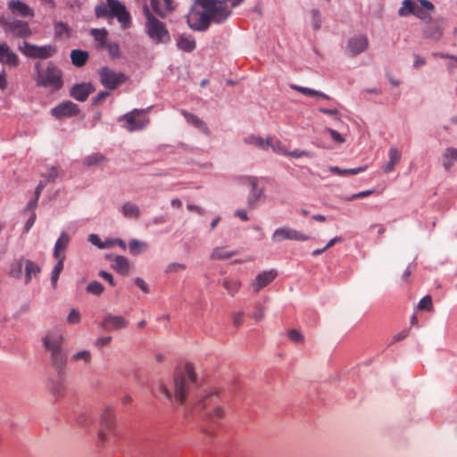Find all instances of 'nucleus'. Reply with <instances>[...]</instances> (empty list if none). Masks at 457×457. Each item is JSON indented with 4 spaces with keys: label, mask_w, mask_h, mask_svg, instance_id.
<instances>
[{
    "label": "nucleus",
    "mask_w": 457,
    "mask_h": 457,
    "mask_svg": "<svg viewBox=\"0 0 457 457\" xmlns=\"http://www.w3.org/2000/svg\"><path fill=\"white\" fill-rule=\"evenodd\" d=\"M195 382V374L192 364L187 363L182 370H179L174 374L173 393L164 384L160 385V392L169 400L173 396L183 404L187 399L191 386Z\"/></svg>",
    "instance_id": "f257e3e1"
},
{
    "label": "nucleus",
    "mask_w": 457,
    "mask_h": 457,
    "mask_svg": "<svg viewBox=\"0 0 457 457\" xmlns=\"http://www.w3.org/2000/svg\"><path fill=\"white\" fill-rule=\"evenodd\" d=\"M50 361L55 370H62L67 362V353L63 349L64 337L57 329L48 330L41 339Z\"/></svg>",
    "instance_id": "f03ea898"
},
{
    "label": "nucleus",
    "mask_w": 457,
    "mask_h": 457,
    "mask_svg": "<svg viewBox=\"0 0 457 457\" xmlns=\"http://www.w3.org/2000/svg\"><path fill=\"white\" fill-rule=\"evenodd\" d=\"M145 16V32L154 45H168L171 41L170 33L167 25L150 12L148 6L144 7Z\"/></svg>",
    "instance_id": "7ed1b4c3"
},
{
    "label": "nucleus",
    "mask_w": 457,
    "mask_h": 457,
    "mask_svg": "<svg viewBox=\"0 0 457 457\" xmlns=\"http://www.w3.org/2000/svg\"><path fill=\"white\" fill-rule=\"evenodd\" d=\"M95 12L97 18H117L123 29L131 26L129 12L127 11L126 6L118 0H106L105 3L96 6Z\"/></svg>",
    "instance_id": "20e7f679"
},
{
    "label": "nucleus",
    "mask_w": 457,
    "mask_h": 457,
    "mask_svg": "<svg viewBox=\"0 0 457 457\" xmlns=\"http://www.w3.org/2000/svg\"><path fill=\"white\" fill-rule=\"evenodd\" d=\"M116 428V415L113 408H104L100 417L99 430L97 435L98 444L104 445L112 437H115L117 436Z\"/></svg>",
    "instance_id": "39448f33"
},
{
    "label": "nucleus",
    "mask_w": 457,
    "mask_h": 457,
    "mask_svg": "<svg viewBox=\"0 0 457 457\" xmlns=\"http://www.w3.org/2000/svg\"><path fill=\"white\" fill-rule=\"evenodd\" d=\"M198 5L204 9L210 21L214 23H221L226 21L231 11L223 0H196Z\"/></svg>",
    "instance_id": "423d86ee"
},
{
    "label": "nucleus",
    "mask_w": 457,
    "mask_h": 457,
    "mask_svg": "<svg viewBox=\"0 0 457 457\" xmlns=\"http://www.w3.org/2000/svg\"><path fill=\"white\" fill-rule=\"evenodd\" d=\"M37 75L35 80L38 86L51 87L59 89L62 87V71L54 64L49 63L45 70L36 65Z\"/></svg>",
    "instance_id": "0eeeda50"
},
{
    "label": "nucleus",
    "mask_w": 457,
    "mask_h": 457,
    "mask_svg": "<svg viewBox=\"0 0 457 457\" xmlns=\"http://www.w3.org/2000/svg\"><path fill=\"white\" fill-rule=\"evenodd\" d=\"M0 25L4 31L17 38L31 37L32 30L27 21L12 17H0Z\"/></svg>",
    "instance_id": "6e6552de"
},
{
    "label": "nucleus",
    "mask_w": 457,
    "mask_h": 457,
    "mask_svg": "<svg viewBox=\"0 0 457 457\" xmlns=\"http://www.w3.org/2000/svg\"><path fill=\"white\" fill-rule=\"evenodd\" d=\"M18 49L25 56L35 59H47L57 52V47L54 45L37 46L27 41L21 43Z\"/></svg>",
    "instance_id": "1a4fd4ad"
},
{
    "label": "nucleus",
    "mask_w": 457,
    "mask_h": 457,
    "mask_svg": "<svg viewBox=\"0 0 457 457\" xmlns=\"http://www.w3.org/2000/svg\"><path fill=\"white\" fill-rule=\"evenodd\" d=\"M145 112L146 110L144 109H134L120 117V120L125 121L124 128L130 132L140 130L149 122V120L144 116Z\"/></svg>",
    "instance_id": "9d476101"
},
{
    "label": "nucleus",
    "mask_w": 457,
    "mask_h": 457,
    "mask_svg": "<svg viewBox=\"0 0 457 457\" xmlns=\"http://www.w3.org/2000/svg\"><path fill=\"white\" fill-rule=\"evenodd\" d=\"M98 74L100 76L102 85L110 90L117 88L128 79V77L124 73L115 71L108 67H103L100 69L98 71Z\"/></svg>",
    "instance_id": "9b49d317"
},
{
    "label": "nucleus",
    "mask_w": 457,
    "mask_h": 457,
    "mask_svg": "<svg viewBox=\"0 0 457 457\" xmlns=\"http://www.w3.org/2000/svg\"><path fill=\"white\" fill-rule=\"evenodd\" d=\"M187 20L189 28L196 31H205L211 24L204 9L193 8L187 14Z\"/></svg>",
    "instance_id": "f8f14e48"
},
{
    "label": "nucleus",
    "mask_w": 457,
    "mask_h": 457,
    "mask_svg": "<svg viewBox=\"0 0 457 457\" xmlns=\"http://www.w3.org/2000/svg\"><path fill=\"white\" fill-rule=\"evenodd\" d=\"M310 237L308 236L289 227L278 228L271 236L272 241L276 243H279L284 240L306 241Z\"/></svg>",
    "instance_id": "ddd939ff"
},
{
    "label": "nucleus",
    "mask_w": 457,
    "mask_h": 457,
    "mask_svg": "<svg viewBox=\"0 0 457 457\" xmlns=\"http://www.w3.org/2000/svg\"><path fill=\"white\" fill-rule=\"evenodd\" d=\"M79 112L78 105L71 101H65L51 110L52 115L58 119L76 116Z\"/></svg>",
    "instance_id": "4468645a"
},
{
    "label": "nucleus",
    "mask_w": 457,
    "mask_h": 457,
    "mask_svg": "<svg viewBox=\"0 0 457 457\" xmlns=\"http://www.w3.org/2000/svg\"><path fill=\"white\" fill-rule=\"evenodd\" d=\"M100 326L105 331L119 330L126 328L129 326V321L122 316L108 314L104 317Z\"/></svg>",
    "instance_id": "2eb2a0df"
},
{
    "label": "nucleus",
    "mask_w": 457,
    "mask_h": 457,
    "mask_svg": "<svg viewBox=\"0 0 457 457\" xmlns=\"http://www.w3.org/2000/svg\"><path fill=\"white\" fill-rule=\"evenodd\" d=\"M251 190L247 195L246 203L250 209L257 206V204L265 198L263 187L259 186V179H251Z\"/></svg>",
    "instance_id": "dca6fc26"
},
{
    "label": "nucleus",
    "mask_w": 457,
    "mask_h": 457,
    "mask_svg": "<svg viewBox=\"0 0 457 457\" xmlns=\"http://www.w3.org/2000/svg\"><path fill=\"white\" fill-rule=\"evenodd\" d=\"M106 259L112 262V269L122 276H128L130 269L129 260L123 255L107 254Z\"/></svg>",
    "instance_id": "f3484780"
},
{
    "label": "nucleus",
    "mask_w": 457,
    "mask_h": 457,
    "mask_svg": "<svg viewBox=\"0 0 457 457\" xmlns=\"http://www.w3.org/2000/svg\"><path fill=\"white\" fill-rule=\"evenodd\" d=\"M369 46V40L366 36L357 35L351 37L347 43V50L353 56L364 52Z\"/></svg>",
    "instance_id": "a211bd4d"
},
{
    "label": "nucleus",
    "mask_w": 457,
    "mask_h": 457,
    "mask_svg": "<svg viewBox=\"0 0 457 457\" xmlns=\"http://www.w3.org/2000/svg\"><path fill=\"white\" fill-rule=\"evenodd\" d=\"M0 62L12 68L20 63L18 55L6 43H0Z\"/></svg>",
    "instance_id": "6ab92c4d"
},
{
    "label": "nucleus",
    "mask_w": 457,
    "mask_h": 457,
    "mask_svg": "<svg viewBox=\"0 0 457 457\" xmlns=\"http://www.w3.org/2000/svg\"><path fill=\"white\" fill-rule=\"evenodd\" d=\"M58 376L55 378H51L47 382V388L49 392L55 397H62L64 395L66 386L64 378L62 376V370H56Z\"/></svg>",
    "instance_id": "aec40b11"
},
{
    "label": "nucleus",
    "mask_w": 457,
    "mask_h": 457,
    "mask_svg": "<svg viewBox=\"0 0 457 457\" xmlns=\"http://www.w3.org/2000/svg\"><path fill=\"white\" fill-rule=\"evenodd\" d=\"M276 277L277 271L273 270L258 274L252 284L253 291L258 293L262 288L270 284Z\"/></svg>",
    "instance_id": "412c9836"
},
{
    "label": "nucleus",
    "mask_w": 457,
    "mask_h": 457,
    "mask_svg": "<svg viewBox=\"0 0 457 457\" xmlns=\"http://www.w3.org/2000/svg\"><path fill=\"white\" fill-rule=\"evenodd\" d=\"M420 4H417L413 15L417 18L426 21L431 20L430 13L435 11L434 4L428 0H416Z\"/></svg>",
    "instance_id": "4be33fe9"
},
{
    "label": "nucleus",
    "mask_w": 457,
    "mask_h": 457,
    "mask_svg": "<svg viewBox=\"0 0 457 457\" xmlns=\"http://www.w3.org/2000/svg\"><path fill=\"white\" fill-rule=\"evenodd\" d=\"M8 8L14 14L21 17H33L34 11L27 4L21 0H11L8 3Z\"/></svg>",
    "instance_id": "5701e85b"
},
{
    "label": "nucleus",
    "mask_w": 457,
    "mask_h": 457,
    "mask_svg": "<svg viewBox=\"0 0 457 457\" xmlns=\"http://www.w3.org/2000/svg\"><path fill=\"white\" fill-rule=\"evenodd\" d=\"M93 91L91 84H77L71 87V96L78 101L84 102Z\"/></svg>",
    "instance_id": "b1692460"
},
{
    "label": "nucleus",
    "mask_w": 457,
    "mask_h": 457,
    "mask_svg": "<svg viewBox=\"0 0 457 457\" xmlns=\"http://www.w3.org/2000/svg\"><path fill=\"white\" fill-rule=\"evenodd\" d=\"M88 241L97 246L98 248L100 249H104V248H110V247H112V243L113 242H117L119 244V246L122 249V250H126V244L125 242L122 240V239H120V238H115V239H108L104 242H102L101 239L99 238V237L96 234H90L89 237H88Z\"/></svg>",
    "instance_id": "393cba45"
},
{
    "label": "nucleus",
    "mask_w": 457,
    "mask_h": 457,
    "mask_svg": "<svg viewBox=\"0 0 457 457\" xmlns=\"http://www.w3.org/2000/svg\"><path fill=\"white\" fill-rule=\"evenodd\" d=\"M176 45L179 49L187 53L193 52L196 47V42L193 37L186 34L179 36Z\"/></svg>",
    "instance_id": "a878e982"
},
{
    "label": "nucleus",
    "mask_w": 457,
    "mask_h": 457,
    "mask_svg": "<svg viewBox=\"0 0 457 457\" xmlns=\"http://www.w3.org/2000/svg\"><path fill=\"white\" fill-rule=\"evenodd\" d=\"M454 162H457V148L448 147L442 155V163L445 170H449Z\"/></svg>",
    "instance_id": "bb28decb"
},
{
    "label": "nucleus",
    "mask_w": 457,
    "mask_h": 457,
    "mask_svg": "<svg viewBox=\"0 0 457 457\" xmlns=\"http://www.w3.org/2000/svg\"><path fill=\"white\" fill-rule=\"evenodd\" d=\"M389 161L384 165L383 170L386 173L393 171L396 164L400 162L401 154L396 147H391L388 153Z\"/></svg>",
    "instance_id": "cd10ccee"
},
{
    "label": "nucleus",
    "mask_w": 457,
    "mask_h": 457,
    "mask_svg": "<svg viewBox=\"0 0 457 457\" xmlns=\"http://www.w3.org/2000/svg\"><path fill=\"white\" fill-rule=\"evenodd\" d=\"M69 242H70L69 235L66 232H62L54 245V256L55 258H60V257L65 258V254H64L63 251L67 247Z\"/></svg>",
    "instance_id": "c85d7f7f"
},
{
    "label": "nucleus",
    "mask_w": 457,
    "mask_h": 457,
    "mask_svg": "<svg viewBox=\"0 0 457 457\" xmlns=\"http://www.w3.org/2000/svg\"><path fill=\"white\" fill-rule=\"evenodd\" d=\"M89 54L87 51H83L80 49H74L71 52V62L76 67H83L87 60H88Z\"/></svg>",
    "instance_id": "c756f323"
},
{
    "label": "nucleus",
    "mask_w": 457,
    "mask_h": 457,
    "mask_svg": "<svg viewBox=\"0 0 457 457\" xmlns=\"http://www.w3.org/2000/svg\"><path fill=\"white\" fill-rule=\"evenodd\" d=\"M219 394L216 391L211 392L207 395H204L197 400L194 405V409L197 411H202L205 410L207 405L211 404L213 399H218Z\"/></svg>",
    "instance_id": "7c9ffc66"
},
{
    "label": "nucleus",
    "mask_w": 457,
    "mask_h": 457,
    "mask_svg": "<svg viewBox=\"0 0 457 457\" xmlns=\"http://www.w3.org/2000/svg\"><path fill=\"white\" fill-rule=\"evenodd\" d=\"M54 37L57 39L69 38L71 37V29L67 23L62 21L54 22Z\"/></svg>",
    "instance_id": "2f4dec72"
},
{
    "label": "nucleus",
    "mask_w": 457,
    "mask_h": 457,
    "mask_svg": "<svg viewBox=\"0 0 457 457\" xmlns=\"http://www.w3.org/2000/svg\"><path fill=\"white\" fill-rule=\"evenodd\" d=\"M25 284H29L33 276H37L41 272V268L31 260H25Z\"/></svg>",
    "instance_id": "473e14b6"
},
{
    "label": "nucleus",
    "mask_w": 457,
    "mask_h": 457,
    "mask_svg": "<svg viewBox=\"0 0 457 457\" xmlns=\"http://www.w3.org/2000/svg\"><path fill=\"white\" fill-rule=\"evenodd\" d=\"M121 212L123 216L128 219L137 220L140 216L139 207L136 204L130 202H127L122 205Z\"/></svg>",
    "instance_id": "72a5a7b5"
},
{
    "label": "nucleus",
    "mask_w": 457,
    "mask_h": 457,
    "mask_svg": "<svg viewBox=\"0 0 457 457\" xmlns=\"http://www.w3.org/2000/svg\"><path fill=\"white\" fill-rule=\"evenodd\" d=\"M290 87L295 91L302 93L303 95H305V96H318V97H321L326 100L331 99L328 95H327L321 91L312 89V88L301 87V86H297V85H291Z\"/></svg>",
    "instance_id": "f704fd0d"
},
{
    "label": "nucleus",
    "mask_w": 457,
    "mask_h": 457,
    "mask_svg": "<svg viewBox=\"0 0 457 457\" xmlns=\"http://www.w3.org/2000/svg\"><path fill=\"white\" fill-rule=\"evenodd\" d=\"M244 142L248 145H254L262 150H267L270 146V137L263 139L261 137L251 135L244 139Z\"/></svg>",
    "instance_id": "c9c22d12"
},
{
    "label": "nucleus",
    "mask_w": 457,
    "mask_h": 457,
    "mask_svg": "<svg viewBox=\"0 0 457 457\" xmlns=\"http://www.w3.org/2000/svg\"><path fill=\"white\" fill-rule=\"evenodd\" d=\"M367 169V166H361L354 169H340L337 166H331L329 168V170L335 174H337L339 176H353L357 175L360 172L365 171Z\"/></svg>",
    "instance_id": "e433bc0d"
},
{
    "label": "nucleus",
    "mask_w": 457,
    "mask_h": 457,
    "mask_svg": "<svg viewBox=\"0 0 457 457\" xmlns=\"http://www.w3.org/2000/svg\"><path fill=\"white\" fill-rule=\"evenodd\" d=\"M416 0H403L401 7L398 9V15L400 17H406L411 14L413 15L415 7L417 5Z\"/></svg>",
    "instance_id": "4c0bfd02"
},
{
    "label": "nucleus",
    "mask_w": 457,
    "mask_h": 457,
    "mask_svg": "<svg viewBox=\"0 0 457 457\" xmlns=\"http://www.w3.org/2000/svg\"><path fill=\"white\" fill-rule=\"evenodd\" d=\"M182 114L186 118V120L188 123L202 129L204 132L208 131V129H207L205 123L201 119H199L197 116H195V114L190 113L186 111H182Z\"/></svg>",
    "instance_id": "58836bf2"
},
{
    "label": "nucleus",
    "mask_w": 457,
    "mask_h": 457,
    "mask_svg": "<svg viewBox=\"0 0 457 457\" xmlns=\"http://www.w3.org/2000/svg\"><path fill=\"white\" fill-rule=\"evenodd\" d=\"M90 34L94 39L98 42L101 48H103L108 43V31L105 29H92L90 30Z\"/></svg>",
    "instance_id": "ea45409f"
},
{
    "label": "nucleus",
    "mask_w": 457,
    "mask_h": 457,
    "mask_svg": "<svg viewBox=\"0 0 457 457\" xmlns=\"http://www.w3.org/2000/svg\"><path fill=\"white\" fill-rule=\"evenodd\" d=\"M236 254L235 252L228 251L223 247H216L213 249L211 258L213 260H227Z\"/></svg>",
    "instance_id": "a19ab883"
},
{
    "label": "nucleus",
    "mask_w": 457,
    "mask_h": 457,
    "mask_svg": "<svg viewBox=\"0 0 457 457\" xmlns=\"http://www.w3.org/2000/svg\"><path fill=\"white\" fill-rule=\"evenodd\" d=\"M56 259H57V263L54 267L52 274H51V282H52L54 288L56 287L60 273L63 270V262H64V257H60V258H56Z\"/></svg>",
    "instance_id": "79ce46f5"
},
{
    "label": "nucleus",
    "mask_w": 457,
    "mask_h": 457,
    "mask_svg": "<svg viewBox=\"0 0 457 457\" xmlns=\"http://www.w3.org/2000/svg\"><path fill=\"white\" fill-rule=\"evenodd\" d=\"M24 261L25 260L21 258L20 260L13 262L10 266L9 276L14 278H21Z\"/></svg>",
    "instance_id": "37998d69"
},
{
    "label": "nucleus",
    "mask_w": 457,
    "mask_h": 457,
    "mask_svg": "<svg viewBox=\"0 0 457 457\" xmlns=\"http://www.w3.org/2000/svg\"><path fill=\"white\" fill-rule=\"evenodd\" d=\"M129 247L131 254L138 255L142 251L147 248V244L137 239H132L129 244Z\"/></svg>",
    "instance_id": "c03bdc74"
},
{
    "label": "nucleus",
    "mask_w": 457,
    "mask_h": 457,
    "mask_svg": "<svg viewBox=\"0 0 457 457\" xmlns=\"http://www.w3.org/2000/svg\"><path fill=\"white\" fill-rule=\"evenodd\" d=\"M71 360L74 362L83 361L85 364H89L92 360V355L90 351L83 350L74 353L71 356Z\"/></svg>",
    "instance_id": "a18cd8bd"
},
{
    "label": "nucleus",
    "mask_w": 457,
    "mask_h": 457,
    "mask_svg": "<svg viewBox=\"0 0 457 457\" xmlns=\"http://www.w3.org/2000/svg\"><path fill=\"white\" fill-rule=\"evenodd\" d=\"M241 286L240 281L237 279H225L223 281V287L226 288L230 295H234L237 293Z\"/></svg>",
    "instance_id": "49530a36"
},
{
    "label": "nucleus",
    "mask_w": 457,
    "mask_h": 457,
    "mask_svg": "<svg viewBox=\"0 0 457 457\" xmlns=\"http://www.w3.org/2000/svg\"><path fill=\"white\" fill-rule=\"evenodd\" d=\"M87 291L96 295H100L104 293V287L98 281H92L87 286Z\"/></svg>",
    "instance_id": "de8ad7c7"
},
{
    "label": "nucleus",
    "mask_w": 457,
    "mask_h": 457,
    "mask_svg": "<svg viewBox=\"0 0 457 457\" xmlns=\"http://www.w3.org/2000/svg\"><path fill=\"white\" fill-rule=\"evenodd\" d=\"M208 419L212 421L221 420L225 417V410L221 406L215 407L211 413L207 414Z\"/></svg>",
    "instance_id": "09e8293b"
},
{
    "label": "nucleus",
    "mask_w": 457,
    "mask_h": 457,
    "mask_svg": "<svg viewBox=\"0 0 457 457\" xmlns=\"http://www.w3.org/2000/svg\"><path fill=\"white\" fill-rule=\"evenodd\" d=\"M275 153L286 155L287 151L285 145L279 140H272L270 138V146Z\"/></svg>",
    "instance_id": "8fccbe9b"
},
{
    "label": "nucleus",
    "mask_w": 457,
    "mask_h": 457,
    "mask_svg": "<svg viewBox=\"0 0 457 457\" xmlns=\"http://www.w3.org/2000/svg\"><path fill=\"white\" fill-rule=\"evenodd\" d=\"M104 157L101 154H94L92 155L87 156L84 163L87 166L96 165L104 161Z\"/></svg>",
    "instance_id": "3c124183"
},
{
    "label": "nucleus",
    "mask_w": 457,
    "mask_h": 457,
    "mask_svg": "<svg viewBox=\"0 0 457 457\" xmlns=\"http://www.w3.org/2000/svg\"><path fill=\"white\" fill-rule=\"evenodd\" d=\"M103 48L107 49L112 58H118L120 56V46L117 43H107Z\"/></svg>",
    "instance_id": "603ef678"
},
{
    "label": "nucleus",
    "mask_w": 457,
    "mask_h": 457,
    "mask_svg": "<svg viewBox=\"0 0 457 457\" xmlns=\"http://www.w3.org/2000/svg\"><path fill=\"white\" fill-rule=\"evenodd\" d=\"M420 310L431 311L433 309L432 299L430 295L424 296L418 305Z\"/></svg>",
    "instance_id": "864d4df0"
},
{
    "label": "nucleus",
    "mask_w": 457,
    "mask_h": 457,
    "mask_svg": "<svg viewBox=\"0 0 457 457\" xmlns=\"http://www.w3.org/2000/svg\"><path fill=\"white\" fill-rule=\"evenodd\" d=\"M288 338L294 343H302L303 341V335L296 329H289L287 331Z\"/></svg>",
    "instance_id": "5fc2aeb1"
},
{
    "label": "nucleus",
    "mask_w": 457,
    "mask_h": 457,
    "mask_svg": "<svg viewBox=\"0 0 457 457\" xmlns=\"http://www.w3.org/2000/svg\"><path fill=\"white\" fill-rule=\"evenodd\" d=\"M264 308L260 303H257L255 305L254 311L251 315L252 319H253L256 321H260L264 318Z\"/></svg>",
    "instance_id": "6e6d98bb"
},
{
    "label": "nucleus",
    "mask_w": 457,
    "mask_h": 457,
    "mask_svg": "<svg viewBox=\"0 0 457 457\" xmlns=\"http://www.w3.org/2000/svg\"><path fill=\"white\" fill-rule=\"evenodd\" d=\"M80 321V313L76 309H71L68 317L67 322L69 324H78Z\"/></svg>",
    "instance_id": "4d7b16f0"
},
{
    "label": "nucleus",
    "mask_w": 457,
    "mask_h": 457,
    "mask_svg": "<svg viewBox=\"0 0 457 457\" xmlns=\"http://www.w3.org/2000/svg\"><path fill=\"white\" fill-rule=\"evenodd\" d=\"M286 155L293 157V158H301L303 156L308 157V158L312 157V154L310 152L303 151V150H298V149H295L294 151H287V154Z\"/></svg>",
    "instance_id": "13d9d810"
},
{
    "label": "nucleus",
    "mask_w": 457,
    "mask_h": 457,
    "mask_svg": "<svg viewBox=\"0 0 457 457\" xmlns=\"http://www.w3.org/2000/svg\"><path fill=\"white\" fill-rule=\"evenodd\" d=\"M186 269V265L182 263L173 262L170 263L165 268L166 273L178 272Z\"/></svg>",
    "instance_id": "bf43d9fd"
},
{
    "label": "nucleus",
    "mask_w": 457,
    "mask_h": 457,
    "mask_svg": "<svg viewBox=\"0 0 457 457\" xmlns=\"http://www.w3.org/2000/svg\"><path fill=\"white\" fill-rule=\"evenodd\" d=\"M150 5L154 12L161 18H166L167 12L159 7V0H150Z\"/></svg>",
    "instance_id": "052dcab7"
},
{
    "label": "nucleus",
    "mask_w": 457,
    "mask_h": 457,
    "mask_svg": "<svg viewBox=\"0 0 457 457\" xmlns=\"http://www.w3.org/2000/svg\"><path fill=\"white\" fill-rule=\"evenodd\" d=\"M442 36V30L439 26L432 25L428 30V37L433 39H438Z\"/></svg>",
    "instance_id": "680f3d73"
},
{
    "label": "nucleus",
    "mask_w": 457,
    "mask_h": 457,
    "mask_svg": "<svg viewBox=\"0 0 457 457\" xmlns=\"http://www.w3.org/2000/svg\"><path fill=\"white\" fill-rule=\"evenodd\" d=\"M326 131L330 135L332 139L334 141H336L337 143L341 144V143L345 142V138L343 137V136L337 130L328 128V129H326Z\"/></svg>",
    "instance_id": "e2e57ef3"
},
{
    "label": "nucleus",
    "mask_w": 457,
    "mask_h": 457,
    "mask_svg": "<svg viewBox=\"0 0 457 457\" xmlns=\"http://www.w3.org/2000/svg\"><path fill=\"white\" fill-rule=\"evenodd\" d=\"M251 179H259L256 177L253 176H239L235 179L236 182L240 185H245V186H252V183L250 182Z\"/></svg>",
    "instance_id": "0e129e2a"
},
{
    "label": "nucleus",
    "mask_w": 457,
    "mask_h": 457,
    "mask_svg": "<svg viewBox=\"0 0 457 457\" xmlns=\"http://www.w3.org/2000/svg\"><path fill=\"white\" fill-rule=\"evenodd\" d=\"M233 324L235 327H239L244 322V312H237L232 314Z\"/></svg>",
    "instance_id": "69168bd1"
},
{
    "label": "nucleus",
    "mask_w": 457,
    "mask_h": 457,
    "mask_svg": "<svg viewBox=\"0 0 457 457\" xmlns=\"http://www.w3.org/2000/svg\"><path fill=\"white\" fill-rule=\"evenodd\" d=\"M321 25V19L320 12L317 10L312 11V26L315 29H319Z\"/></svg>",
    "instance_id": "338daca9"
},
{
    "label": "nucleus",
    "mask_w": 457,
    "mask_h": 457,
    "mask_svg": "<svg viewBox=\"0 0 457 457\" xmlns=\"http://www.w3.org/2000/svg\"><path fill=\"white\" fill-rule=\"evenodd\" d=\"M134 282H135V285L137 287H138L143 292H145V293L149 292L148 285L141 278H136Z\"/></svg>",
    "instance_id": "774afa93"
}]
</instances>
